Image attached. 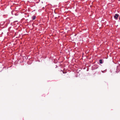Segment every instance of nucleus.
<instances>
[{"mask_svg":"<svg viewBox=\"0 0 120 120\" xmlns=\"http://www.w3.org/2000/svg\"><path fill=\"white\" fill-rule=\"evenodd\" d=\"M16 22H18V21H16Z\"/></svg>","mask_w":120,"mask_h":120,"instance_id":"nucleus-5","label":"nucleus"},{"mask_svg":"<svg viewBox=\"0 0 120 120\" xmlns=\"http://www.w3.org/2000/svg\"><path fill=\"white\" fill-rule=\"evenodd\" d=\"M119 16V15L117 14H116L114 16V18L116 19H117Z\"/></svg>","mask_w":120,"mask_h":120,"instance_id":"nucleus-1","label":"nucleus"},{"mask_svg":"<svg viewBox=\"0 0 120 120\" xmlns=\"http://www.w3.org/2000/svg\"><path fill=\"white\" fill-rule=\"evenodd\" d=\"M103 71H102V72H103Z\"/></svg>","mask_w":120,"mask_h":120,"instance_id":"nucleus-4","label":"nucleus"},{"mask_svg":"<svg viewBox=\"0 0 120 120\" xmlns=\"http://www.w3.org/2000/svg\"><path fill=\"white\" fill-rule=\"evenodd\" d=\"M99 62L101 64H102L103 63L102 62V60L101 59L99 60Z\"/></svg>","mask_w":120,"mask_h":120,"instance_id":"nucleus-3","label":"nucleus"},{"mask_svg":"<svg viewBox=\"0 0 120 120\" xmlns=\"http://www.w3.org/2000/svg\"><path fill=\"white\" fill-rule=\"evenodd\" d=\"M32 18L33 20H34L36 19V16L34 15L32 17Z\"/></svg>","mask_w":120,"mask_h":120,"instance_id":"nucleus-2","label":"nucleus"}]
</instances>
